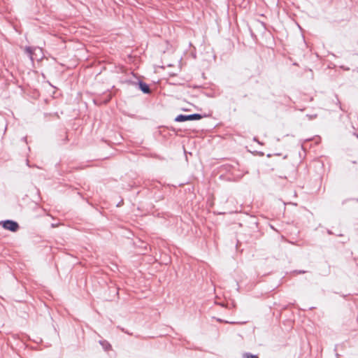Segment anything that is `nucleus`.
<instances>
[{"mask_svg":"<svg viewBox=\"0 0 358 358\" xmlns=\"http://www.w3.org/2000/svg\"><path fill=\"white\" fill-rule=\"evenodd\" d=\"M0 225H1L5 229L9 230L12 232L17 231L20 227L17 222L10 220L1 221Z\"/></svg>","mask_w":358,"mask_h":358,"instance_id":"f03ea898","label":"nucleus"},{"mask_svg":"<svg viewBox=\"0 0 358 358\" xmlns=\"http://www.w3.org/2000/svg\"><path fill=\"white\" fill-rule=\"evenodd\" d=\"M307 117H308L309 120H313L317 117V115H307Z\"/></svg>","mask_w":358,"mask_h":358,"instance_id":"0eeeda50","label":"nucleus"},{"mask_svg":"<svg viewBox=\"0 0 358 358\" xmlns=\"http://www.w3.org/2000/svg\"><path fill=\"white\" fill-rule=\"evenodd\" d=\"M99 343L103 346L105 350H107L109 348H110V345L106 341H101Z\"/></svg>","mask_w":358,"mask_h":358,"instance_id":"39448f33","label":"nucleus"},{"mask_svg":"<svg viewBox=\"0 0 358 358\" xmlns=\"http://www.w3.org/2000/svg\"><path fill=\"white\" fill-rule=\"evenodd\" d=\"M243 358H259L257 355L250 353H245L243 355Z\"/></svg>","mask_w":358,"mask_h":358,"instance_id":"423d86ee","label":"nucleus"},{"mask_svg":"<svg viewBox=\"0 0 358 358\" xmlns=\"http://www.w3.org/2000/svg\"><path fill=\"white\" fill-rule=\"evenodd\" d=\"M357 138H358V135H357Z\"/></svg>","mask_w":358,"mask_h":358,"instance_id":"9b49d317","label":"nucleus"},{"mask_svg":"<svg viewBox=\"0 0 358 358\" xmlns=\"http://www.w3.org/2000/svg\"><path fill=\"white\" fill-rule=\"evenodd\" d=\"M328 234H331V231L329 230Z\"/></svg>","mask_w":358,"mask_h":358,"instance_id":"1a4fd4ad","label":"nucleus"},{"mask_svg":"<svg viewBox=\"0 0 358 358\" xmlns=\"http://www.w3.org/2000/svg\"><path fill=\"white\" fill-rule=\"evenodd\" d=\"M138 85L140 90L145 94H150V89L148 84L143 81H138Z\"/></svg>","mask_w":358,"mask_h":358,"instance_id":"7ed1b4c3","label":"nucleus"},{"mask_svg":"<svg viewBox=\"0 0 358 358\" xmlns=\"http://www.w3.org/2000/svg\"><path fill=\"white\" fill-rule=\"evenodd\" d=\"M55 226H56V225H55V224H52V227H55Z\"/></svg>","mask_w":358,"mask_h":358,"instance_id":"9d476101","label":"nucleus"},{"mask_svg":"<svg viewBox=\"0 0 358 358\" xmlns=\"http://www.w3.org/2000/svg\"><path fill=\"white\" fill-rule=\"evenodd\" d=\"M25 51L29 55L30 59L33 60V48L31 47H26Z\"/></svg>","mask_w":358,"mask_h":358,"instance_id":"20e7f679","label":"nucleus"},{"mask_svg":"<svg viewBox=\"0 0 358 358\" xmlns=\"http://www.w3.org/2000/svg\"><path fill=\"white\" fill-rule=\"evenodd\" d=\"M203 116L199 113H194L191 115H178L176 118L175 121L181 122L185 121H193V120H201Z\"/></svg>","mask_w":358,"mask_h":358,"instance_id":"f257e3e1","label":"nucleus"},{"mask_svg":"<svg viewBox=\"0 0 358 358\" xmlns=\"http://www.w3.org/2000/svg\"><path fill=\"white\" fill-rule=\"evenodd\" d=\"M294 272L296 273H299V274L305 273H306V271H303V270L294 271Z\"/></svg>","mask_w":358,"mask_h":358,"instance_id":"6e6552de","label":"nucleus"}]
</instances>
